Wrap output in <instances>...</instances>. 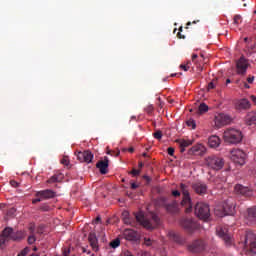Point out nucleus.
Segmentation results:
<instances>
[{"instance_id": "nucleus-1", "label": "nucleus", "mask_w": 256, "mask_h": 256, "mask_svg": "<svg viewBox=\"0 0 256 256\" xmlns=\"http://www.w3.org/2000/svg\"><path fill=\"white\" fill-rule=\"evenodd\" d=\"M122 221L125 225H130V227H137V225H142L144 229L148 231H153L161 225V219L155 213H150L144 215L143 212H138L134 214V218L129 215L128 211L122 212Z\"/></svg>"}, {"instance_id": "nucleus-2", "label": "nucleus", "mask_w": 256, "mask_h": 256, "mask_svg": "<svg viewBox=\"0 0 256 256\" xmlns=\"http://www.w3.org/2000/svg\"><path fill=\"white\" fill-rule=\"evenodd\" d=\"M223 139L225 143H229L230 145H237V143H241L243 140V134L241 133V130L228 128L224 131Z\"/></svg>"}, {"instance_id": "nucleus-3", "label": "nucleus", "mask_w": 256, "mask_h": 256, "mask_svg": "<svg viewBox=\"0 0 256 256\" xmlns=\"http://www.w3.org/2000/svg\"><path fill=\"white\" fill-rule=\"evenodd\" d=\"M183 197L180 205L185 207L186 213H191L193 211V203L191 202V194L189 193V185L181 183L179 187Z\"/></svg>"}, {"instance_id": "nucleus-4", "label": "nucleus", "mask_w": 256, "mask_h": 256, "mask_svg": "<svg viewBox=\"0 0 256 256\" xmlns=\"http://www.w3.org/2000/svg\"><path fill=\"white\" fill-rule=\"evenodd\" d=\"M194 213L199 219L207 221L209 217H211V209H209V204L198 202L195 205Z\"/></svg>"}, {"instance_id": "nucleus-5", "label": "nucleus", "mask_w": 256, "mask_h": 256, "mask_svg": "<svg viewBox=\"0 0 256 256\" xmlns=\"http://www.w3.org/2000/svg\"><path fill=\"white\" fill-rule=\"evenodd\" d=\"M205 163L209 169H213V171H221L225 165V160L217 155H211L205 159Z\"/></svg>"}, {"instance_id": "nucleus-6", "label": "nucleus", "mask_w": 256, "mask_h": 256, "mask_svg": "<svg viewBox=\"0 0 256 256\" xmlns=\"http://www.w3.org/2000/svg\"><path fill=\"white\" fill-rule=\"evenodd\" d=\"M157 204L160 207H164L168 213H179V203L177 200H173L171 203H167V197H160Z\"/></svg>"}, {"instance_id": "nucleus-7", "label": "nucleus", "mask_w": 256, "mask_h": 256, "mask_svg": "<svg viewBox=\"0 0 256 256\" xmlns=\"http://www.w3.org/2000/svg\"><path fill=\"white\" fill-rule=\"evenodd\" d=\"M216 234L220 239L224 240L226 247H231L233 245V237L229 233V228L227 226H218L216 228Z\"/></svg>"}, {"instance_id": "nucleus-8", "label": "nucleus", "mask_w": 256, "mask_h": 256, "mask_svg": "<svg viewBox=\"0 0 256 256\" xmlns=\"http://www.w3.org/2000/svg\"><path fill=\"white\" fill-rule=\"evenodd\" d=\"M230 159L235 163V165L243 167V165H245V159H247V154H245L241 149H233L230 154Z\"/></svg>"}, {"instance_id": "nucleus-9", "label": "nucleus", "mask_w": 256, "mask_h": 256, "mask_svg": "<svg viewBox=\"0 0 256 256\" xmlns=\"http://www.w3.org/2000/svg\"><path fill=\"white\" fill-rule=\"evenodd\" d=\"M250 65L251 64H249V60H247L245 56L240 57L236 61L237 75H241V77H244V75H247V69H249Z\"/></svg>"}, {"instance_id": "nucleus-10", "label": "nucleus", "mask_w": 256, "mask_h": 256, "mask_svg": "<svg viewBox=\"0 0 256 256\" xmlns=\"http://www.w3.org/2000/svg\"><path fill=\"white\" fill-rule=\"evenodd\" d=\"M4 236L8 237L11 241H21L25 239L26 234L23 231H13V228H5Z\"/></svg>"}, {"instance_id": "nucleus-11", "label": "nucleus", "mask_w": 256, "mask_h": 256, "mask_svg": "<svg viewBox=\"0 0 256 256\" xmlns=\"http://www.w3.org/2000/svg\"><path fill=\"white\" fill-rule=\"evenodd\" d=\"M207 248V244L203 240H195L190 245H188V250L191 253H203Z\"/></svg>"}, {"instance_id": "nucleus-12", "label": "nucleus", "mask_w": 256, "mask_h": 256, "mask_svg": "<svg viewBox=\"0 0 256 256\" xmlns=\"http://www.w3.org/2000/svg\"><path fill=\"white\" fill-rule=\"evenodd\" d=\"M180 225L187 231L188 233H193V231L199 229V224L193 221V219L183 218L180 221Z\"/></svg>"}, {"instance_id": "nucleus-13", "label": "nucleus", "mask_w": 256, "mask_h": 256, "mask_svg": "<svg viewBox=\"0 0 256 256\" xmlns=\"http://www.w3.org/2000/svg\"><path fill=\"white\" fill-rule=\"evenodd\" d=\"M214 122L216 127H218L219 129L221 127H225V125H229V123H231V117H229V115H226L224 113H219L215 116Z\"/></svg>"}, {"instance_id": "nucleus-14", "label": "nucleus", "mask_w": 256, "mask_h": 256, "mask_svg": "<svg viewBox=\"0 0 256 256\" xmlns=\"http://www.w3.org/2000/svg\"><path fill=\"white\" fill-rule=\"evenodd\" d=\"M234 191L237 193V195H241L242 197H253L254 193L253 190L249 187H245L241 184H237L234 187Z\"/></svg>"}, {"instance_id": "nucleus-15", "label": "nucleus", "mask_w": 256, "mask_h": 256, "mask_svg": "<svg viewBox=\"0 0 256 256\" xmlns=\"http://www.w3.org/2000/svg\"><path fill=\"white\" fill-rule=\"evenodd\" d=\"M245 245L250 246V253H256V235L253 232H247Z\"/></svg>"}, {"instance_id": "nucleus-16", "label": "nucleus", "mask_w": 256, "mask_h": 256, "mask_svg": "<svg viewBox=\"0 0 256 256\" xmlns=\"http://www.w3.org/2000/svg\"><path fill=\"white\" fill-rule=\"evenodd\" d=\"M244 219L247 225H253V223H256V208H248L245 212Z\"/></svg>"}, {"instance_id": "nucleus-17", "label": "nucleus", "mask_w": 256, "mask_h": 256, "mask_svg": "<svg viewBox=\"0 0 256 256\" xmlns=\"http://www.w3.org/2000/svg\"><path fill=\"white\" fill-rule=\"evenodd\" d=\"M122 237L126 239V241H139V233L133 229H125L122 232Z\"/></svg>"}, {"instance_id": "nucleus-18", "label": "nucleus", "mask_w": 256, "mask_h": 256, "mask_svg": "<svg viewBox=\"0 0 256 256\" xmlns=\"http://www.w3.org/2000/svg\"><path fill=\"white\" fill-rule=\"evenodd\" d=\"M77 159L81 163H91V161H93V153H91L89 150L78 152Z\"/></svg>"}, {"instance_id": "nucleus-19", "label": "nucleus", "mask_w": 256, "mask_h": 256, "mask_svg": "<svg viewBox=\"0 0 256 256\" xmlns=\"http://www.w3.org/2000/svg\"><path fill=\"white\" fill-rule=\"evenodd\" d=\"M97 169H99L101 175H107L109 172V158L107 156L104 157V160H100L96 164Z\"/></svg>"}, {"instance_id": "nucleus-20", "label": "nucleus", "mask_w": 256, "mask_h": 256, "mask_svg": "<svg viewBox=\"0 0 256 256\" xmlns=\"http://www.w3.org/2000/svg\"><path fill=\"white\" fill-rule=\"evenodd\" d=\"M223 210H224V215H234L235 213V203L233 202L232 199H228L224 202L223 204Z\"/></svg>"}, {"instance_id": "nucleus-21", "label": "nucleus", "mask_w": 256, "mask_h": 256, "mask_svg": "<svg viewBox=\"0 0 256 256\" xmlns=\"http://www.w3.org/2000/svg\"><path fill=\"white\" fill-rule=\"evenodd\" d=\"M192 189L197 195H205L207 193V184L203 182H196L192 184Z\"/></svg>"}, {"instance_id": "nucleus-22", "label": "nucleus", "mask_w": 256, "mask_h": 256, "mask_svg": "<svg viewBox=\"0 0 256 256\" xmlns=\"http://www.w3.org/2000/svg\"><path fill=\"white\" fill-rule=\"evenodd\" d=\"M88 241L92 250L95 252L99 251V240L97 239V234H95V232L89 233Z\"/></svg>"}, {"instance_id": "nucleus-23", "label": "nucleus", "mask_w": 256, "mask_h": 256, "mask_svg": "<svg viewBox=\"0 0 256 256\" xmlns=\"http://www.w3.org/2000/svg\"><path fill=\"white\" fill-rule=\"evenodd\" d=\"M205 151H207V148L203 146V144H197L193 146L189 151V155H204Z\"/></svg>"}, {"instance_id": "nucleus-24", "label": "nucleus", "mask_w": 256, "mask_h": 256, "mask_svg": "<svg viewBox=\"0 0 256 256\" xmlns=\"http://www.w3.org/2000/svg\"><path fill=\"white\" fill-rule=\"evenodd\" d=\"M36 197H41V199H53V197H55V191L51 189L38 191Z\"/></svg>"}, {"instance_id": "nucleus-25", "label": "nucleus", "mask_w": 256, "mask_h": 256, "mask_svg": "<svg viewBox=\"0 0 256 256\" xmlns=\"http://www.w3.org/2000/svg\"><path fill=\"white\" fill-rule=\"evenodd\" d=\"M251 108V102H249L247 99L243 98L240 99L236 102V109L239 111L245 110V109H250Z\"/></svg>"}, {"instance_id": "nucleus-26", "label": "nucleus", "mask_w": 256, "mask_h": 256, "mask_svg": "<svg viewBox=\"0 0 256 256\" xmlns=\"http://www.w3.org/2000/svg\"><path fill=\"white\" fill-rule=\"evenodd\" d=\"M208 145L212 149H215V148L219 147V145H221V139L219 138V136H215V135L210 136L208 138Z\"/></svg>"}, {"instance_id": "nucleus-27", "label": "nucleus", "mask_w": 256, "mask_h": 256, "mask_svg": "<svg viewBox=\"0 0 256 256\" xmlns=\"http://www.w3.org/2000/svg\"><path fill=\"white\" fill-rule=\"evenodd\" d=\"M176 143H178L180 147V153H185V148L193 145V141L185 139H178Z\"/></svg>"}, {"instance_id": "nucleus-28", "label": "nucleus", "mask_w": 256, "mask_h": 256, "mask_svg": "<svg viewBox=\"0 0 256 256\" xmlns=\"http://www.w3.org/2000/svg\"><path fill=\"white\" fill-rule=\"evenodd\" d=\"M245 121H246V125H255L256 124V113L255 112L249 113L246 116Z\"/></svg>"}, {"instance_id": "nucleus-29", "label": "nucleus", "mask_w": 256, "mask_h": 256, "mask_svg": "<svg viewBox=\"0 0 256 256\" xmlns=\"http://www.w3.org/2000/svg\"><path fill=\"white\" fill-rule=\"evenodd\" d=\"M60 181H63V174H54L52 177L49 178L47 183H59Z\"/></svg>"}, {"instance_id": "nucleus-30", "label": "nucleus", "mask_w": 256, "mask_h": 256, "mask_svg": "<svg viewBox=\"0 0 256 256\" xmlns=\"http://www.w3.org/2000/svg\"><path fill=\"white\" fill-rule=\"evenodd\" d=\"M169 237L175 243H179V244L183 243V240L181 239V236H179V234H177L175 232H169Z\"/></svg>"}, {"instance_id": "nucleus-31", "label": "nucleus", "mask_w": 256, "mask_h": 256, "mask_svg": "<svg viewBox=\"0 0 256 256\" xmlns=\"http://www.w3.org/2000/svg\"><path fill=\"white\" fill-rule=\"evenodd\" d=\"M207 111H209V106L205 103H201L198 107V113L203 115V113H207Z\"/></svg>"}, {"instance_id": "nucleus-32", "label": "nucleus", "mask_w": 256, "mask_h": 256, "mask_svg": "<svg viewBox=\"0 0 256 256\" xmlns=\"http://www.w3.org/2000/svg\"><path fill=\"white\" fill-rule=\"evenodd\" d=\"M199 56L197 54H192V63H195V65L199 68L200 71H203V67L199 66Z\"/></svg>"}, {"instance_id": "nucleus-33", "label": "nucleus", "mask_w": 256, "mask_h": 256, "mask_svg": "<svg viewBox=\"0 0 256 256\" xmlns=\"http://www.w3.org/2000/svg\"><path fill=\"white\" fill-rule=\"evenodd\" d=\"M9 240V236H5V230H3L2 235L0 236V245H5V242Z\"/></svg>"}, {"instance_id": "nucleus-34", "label": "nucleus", "mask_w": 256, "mask_h": 256, "mask_svg": "<svg viewBox=\"0 0 256 256\" xmlns=\"http://www.w3.org/2000/svg\"><path fill=\"white\" fill-rule=\"evenodd\" d=\"M119 245H121V240L119 239H115L112 242H110V247H112V249H117Z\"/></svg>"}, {"instance_id": "nucleus-35", "label": "nucleus", "mask_w": 256, "mask_h": 256, "mask_svg": "<svg viewBox=\"0 0 256 256\" xmlns=\"http://www.w3.org/2000/svg\"><path fill=\"white\" fill-rule=\"evenodd\" d=\"M28 231L30 235H36L37 228L35 227V224L31 223L28 227Z\"/></svg>"}, {"instance_id": "nucleus-36", "label": "nucleus", "mask_w": 256, "mask_h": 256, "mask_svg": "<svg viewBox=\"0 0 256 256\" xmlns=\"http://www.w3.org/2000/svg\"><path fill=\"white\" fill-rule=\"evenodd\" d=\"M36 234H30L28 236V244L33 245L37 241V237L35 236Z\"/></svg>"}, {"instance_id": "nucleus-37", "label": "nucleus", "mask_w": 256, "mask_h": 256, "mask_svg": "<svg viewBox=\"0 0 256 256\" xmlns=\"http://www.w3.org/2000/svg\"><path fill=\"white\" fill-rule=\"evenodd\" d=\"M186 124L188 127H191V129H196V127H197V124L195 123V120H193V119H189L186 122Z\"/></svg>"}, {"instance_id": "nucleus-38", "label": "nucleus", "mask_w": 256, "mask_h": 256, "mask_svg": "<svg viewBox=\"0 0 256 256\" xmlns=\"http://www.w3.org/2000/svg\"><path fill=\"white\" fill-rule=\"evenodd\" d=\"M40 211H51V207L47 204H43L42 206H40Z\"/></svg>"}, {"instance_id": "nucleus-39", "label": "nucleus", "mask_w": 256, "mask_h": 256, "mask_svg": "<svg viewBox=\"0 0 256 256\" xmlns=\"http://www.w3.org/2000/svg\"><path fill=\"white\" fill-rule=\"evenodd\" d=\"M140 174H141V170H137L135 168H133L132 171L130 172V175H133V177H137Z\"/></svg>"}, {"instance_id": "nucleus-40", "label": "nucleus", "mask_w": 256, "mask_h": 256, "mask_svg": "<svg viewBox=\"0 0 256 256\" xmlns=\"http://www.w3.org/2000/svg\"><path fill=\"white\" fill-rule=\"evenodd\" d=\"M162 137H163V132L157 131V132L154 133V138L155 139L160 140V139H162Z\"/></svg>"}, {"instance_id": "nucleus-41", "label": "nucleus", "mask_w": 256, "mask_h": 256, "mask_svg": "<svg viewBox=\"0 0 256 256\" xmlns=\"http://www.w3.org/2000/svg\"><path fill=\"white\" fill-rule=\"evenodd\" d=\"M189 65H191V61H188L187 65L185 64L180 65V69H183L184 71H189Z\"/></svg>"}, {"instance_id": "nucleus-42", "label": "nucleus", "mask_w": 256, "mask_h": 256, "mask_svg": "<svg viewBox=\"0 0 256 256\" xmlns=\"http://www.w3.org/2000/svg\"><path fill=\"white\" fill-rule=\"evenodd\" d=\"M144 243L147 247H151V245H153V240L150 238H144Z\"/></svg>"}, {"instance_id": "nucleus-43", "label": "nucleus", "mask_w": 256, "mask_h": 256, "mask_svg": "<svg viewBox=\"0 0 256 256\" xmlns=\"http://www.w3.org/2000/svg\"><path fill=\"white\" fill-rule=\"evenodd\" d=\"M43 229L44 227L42 225L38 226L36 228V235H43Z\"/></svg>"}, {"instance_id": "nucleus-44", "label": "nucleus", "mask_w": 256, "mask_h": 256, "mask_svg": "<svg viewBox=\"0 0 256 256\" xmlns=\"http://www.w3.org/2000/svg\"><path fill=\"white\" fill-rule=\"evenodd\" d=\"M15 213H17V209H15L14 207L7 210V215H15Z\"/></svg>"}, {"instance_id": "nucleus-45", "label": "nucleus", "mask_w": 256, "mask_h": 256, "mask_svg": "<svg viewBox=\"0 0 256 256\" xmlns=\"http://www.w3.org/2000/svg\"><path fill=\"white\" fill-rule=\"evenodd\" d=\"M172 197H181V191L172 190Z\"/></svg>"}, {"instance_id": "nucleus-46", "label": "nucleus", "mask_w": 256, "mask_h": 256, "mask_svg": "<svg viewBox=\"0 0 256 256\" xmlns=\"http://www.w3.org/2000/svg\"><path fill=\"white\" fill-rule=\"evenodd\" d=\"M120 151L118 150V151H108V155H112V156H114V157H119V155H120Z\"/></svg>"}, {"instance_id": "nucleus-47", "label": "nucleus", "mask_w": 256, "mask_h": 256, "mask_svg": "<svg viewBox=\"0 0 256 256\" xmlns=\"http://www.w3.org/2000/svg\"><path fill=\"white\" fill-rule=\"evenodd\" d=\"M239 21H241V16L235 15L234 16V25H239Z\"/></svg>"}, {"instance_id": "nucleus-48", "label": "nucleus", "mask_w": 256, "mask_h": 256, "mask_svg": "<svg viewBox=\"0 0 256 256\" xmlns=\"http://www.w3.org/2000/svg\"><path fill=\"white\" fill-rule=\"evenodd\" d=\"M27 253H29V249L24 248L17 256H25L27 255Z\"/></svg>"}, {"instance_id": "nucleus-49", "label": "nucleus", "mask_w": 256, "mask_h": 256, "mask_svg": "<svg viewBox=\"0 0 256 256\" xmlns=\"http://www.w3.org/2000/svg\"><path fill=\"white\" fill-rule=\"evenodd\" d=\"M181 31H183V27L179 28V32L177 34V37H178V39H185V35H182Z\"/></svg>"}, {"instance_id": "nucleus-50", "label": "nucleus", "mask_w": 256, "mask_h": 256, "mask_svg": "<svg viewBox=\"0 0 256 256\" xmlns=\"http://www.w3.org/2000/svg\"><path fill=\"white\" fill-rule=\"evenodd\" d=\"M174 154H175V148L169 147V148H168V155H170L171 157H173Z\"/></svg>"}, {"instance_id": "nucleus-51", "label": "nucleus", "mask_w": 256, "mask_h": 256, "mask_svg": "<svg viewBox=\"0 0 256 256\" xmlns=\"http://www.w3.org/2000/svg\"><path fill=\"white\" fill-rule=\"evenodd\" d=\"M145 111H146V113H148V114H151V113H153V106H147L146 108H145Z\"/></svg>"}, {"instance_id": "nucleus-52", "label": "nucleus", "mask_w": 256, "mask_h": 256, "mask_svg": "<svg viewBox=\"0 0 256 256\" xmlns=\"http://www.w3.org/2000/svg\"><path fill=\"white\" fill-rule=\"evenodd\" d=\"M247 83H253V81H255V76H249L247 79H246Z\"/></svg>"}, {"instance_id": "nucleus-53", "label": "nucleus", "mask_w": 256, "mask_h": 256, "mask_svg": "<svg viewBox=\"0 0 256 256\" xmlns=\"http://www.w3.org/2000/svg\"><path fill=\"white\" fill-rule=\"evenodd\" d=\"M10 185H11L12 187H19V183H17V181H15V180H11V181H10Z\"/></svg>"}, {"instance_id": "nucleus-54", "label": "nucleus", "mask_w": 256, "mask_h": 256, "mask_svg": "<svg viewBox=\"0 0 256 256\" xmlns=\"http://www.w3.org/2000/svg\"><path fill=\"white\" fill-rule=\"evenodd\" d=\"M70 253H71V251L69 249H67V248H65L63 250V256H69Z\"/></svg>"}, {"instance_id": "nucleus-55", "label": "nucleus", "mask_w": 256, "mask_h": 256, "mask_svg": "<svg viewBox=\"0 0 256 256\" xmlns=\"http://www.w3.org/2000/svg\"><path fill=\"white\" fill-rule=\"evenodd\" d=\"M61 164H62V165H69V160H67V158H63V159L61 160Z\"/></svg>"}, {"instance_id": "nucleus-56", "label": "nucleus", "mask_w": 256, "mask_h": 256, "mask_svg": "<svg viewBox=\"0 0 256 256\" xmlns=\"http://www.w3.org/2000/svg\"><path fill=\"white\" fill-rule=\"evenodd\" d=\"M41 201H43V198H41V197H38V198H36V199H34L33 201H32V203H41Z\"/></svg>"}, {"instance_id": "nucleus-57", "label": "nucleus", "mask_w": 256, "mask_h": 256, "mask_svg": "<svg viewBox=\"0 0 256 256\" xmlns=\"http://www.w3.org/2000/svg\"><path fill=\"white\" fill-rule=\"evenodd\" d=\"M210 89H215V84L213 82H210L208 84V90H210Z\"/></svg>"}, {"instance_id": "nucleus-58", "label": "nucleus", "mask_w": 256, "mask_h": 256, "mask_svg": "<svg viewBox=\"0 0 256 256\" xmlns=\"http://www.w3.org/2000/svg\"><path fill=\"white\" fill-rule=\"evenodd\" d=\"M242 87H244L245 89H250L249 84H247V82H242Z\"/></svg>"}, {"instance_id": "nucleus-59", "label": "nucleus", "mask_w": 256, "mask_h": 256, "mask_svg": "<svg viewBox=\"0 0 256 256\" xmlns=\"http://www.w3.org/2000/svg\"><path fill=\"white\" fill-rule=\"evenodd\" d=\"M122 256H134L131 252L126 251L122 254Z\"/></svg>"}, {"instance_id": "nucleus-60", "label": "nucleus", "mask_w": 256, "mask_h": 256, "mask_svg": "<svg viewBox=\"0 0 256 256\" xmlns=\"http://www.w3.org/2000/svg\"><path fill=\"white\" fill-rule=\"evenodd\" d=\"M139 187V185H137L136 183H131V189H137Z\"/></svg>"}, {"instance_id": "nucleus-61", "label": "nucleus", "mask_w": 256, "mask_h": 256, "mask_svg": "<svg viewBox=\"0 0 256 256\" xmlns=\"http://www.w3.org/2000/svg\"><path fill=\"white\" fill-rule=\"evenodd\" d=\"M82 253H87L89 255V254H91V251L87 252V248L82 247Z\"/></svg>"}, {"instance_id": "nucleus-62", "label": "nucleus", "mask_w": 256, "mask_h": 256, "mask_svg": "<svg viewBox=\"0 0 256 256\" xmlns=\"http://www.w3.org/2000/svg\"><path fill=\"white\" fill-rule=\"evenodd\" d=\"M251 101H253L254 103H256V97L254 95H252L251 97Z\"/></svg>"}, {"instance_id": "nucleus-63", "label": "nucleus", "mask_w": 256, "mask_h": 256, "mask_svg": "<svg viewBox=\"0 0 256 256\" xmlns=\"http://www.w3.org/2000/svg\"><path fill=\"white\" fill-rule=\"evenodd\" d=\"M143 162H139V164H138V167H139V169H143Z\"/></svg>"}, {"instance_id": "nucleus-64", "label": "nucleus", "mask_w": 256, "mask_h": 256, "mask_svg": "<svg viewBox=\"0 0 256 256\" xmlns=\"http://www.w3.org/2000/svg\"><path fill=\"white\" fill-rule=\"evenodd\" d=\"M95 221L96 223H99L101 221V217L98 216Z\"/></svg>"}]
</instances>
